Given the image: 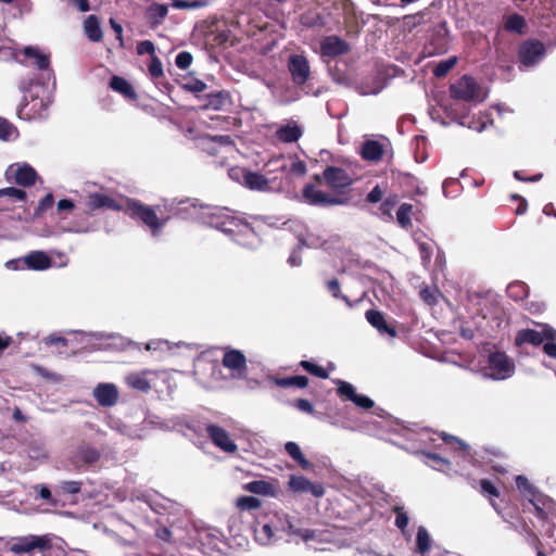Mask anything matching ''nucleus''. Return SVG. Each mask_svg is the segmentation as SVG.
I'll use <instances>...</instances> for the list:
<instances>
[{"label": "nucleus", "mask_w": 556, "mask_h": 556, "mask_svg": "<svg viewBox=\"0 0 556 556\" xmlns=\"http://www.w3.org/2000/svg\"><path fill=\"white\" fill-rule=\"evenodd\" d=\"M37 85L38 83H35L34 79L22 81L21 84V90L24 92V101H27L28 97L30 98V101L22 104L17 111L21 118L41 119L47 117V111L52 102V97L43 85L40 86L42 94L34 92L33 89Z\"/></svg>", "instance_id": "obj_1"}, {"label": "nucleus", "mask_w": 556, "mask_h": 556, "mask_svg": "<svg viewBox=\"0 0 556 556\" xmlns=\"http://www.w3.org/2000/svg\"><path fill=\"white\" fill-rule=\"evenodd\" d=\"M226 214V207L201 205L195 200H181L177 203L175 215L182 219H191L215 228L222 225L218 220Z\"/></svg>", "instance_id": "obj_2"}, {"label": "nucleus", "mask_w": 556, "mask_h": 556, "mask_svg": "<svg viewBox=\"0 0 556 556\" xmlns=\"http://www.w3.org/2000/svg\"><path fill=\"white\" fill-rule=\"evenodd\" d=\"M515 369L514 361L505 352L493 350L479 362L477 371L485 379L501 381L513 377Z\"/></svg>", "instance_id": "obj_3"}, {"label": "nucleus", "mask_w": 556, "mask_h": 556, "mask_svg": "<svg viewBox=\"0 0 556 556\" xmlns=\"http://www.w3.org/2000/svg\"><path fill=\"white\" fill-rule=\"evenodd\" d=\"M516 485L520 494L533 505L539 518L556 522V502L553 498L541 493L525 476L516 477Z\"/></svg>", "instance_id": "obj_4"}, {"label": "nucleus", "mask_w": 556, "mask_h": 556, "mask_svg": "<svg viewBox=\"0 0 556 556\" xmlns=\"http://www.w3.org/2000/svg\"><path fill=\"white\" fill-rule=\"evenodd\" d=\"M265 173L269 176H278L287 181L303 178L307 173L306 163L296 154H279L270 157L264 165Z\"/></svg>", "instance_id": "obj_5"}, {"label": "nucleus", "mask_w": 556, "mask_h": 556, "mask_svg": "<svg viewBox=\"0 0 556 556\" xmlns=\"http://www.w3.org/2000/svg\"><path fill=\"white\" fill-rule=\"evenodd\" d=\"M222 225L215 226L216 229L228 235L236 243L248 249H255L260 244V238L253 228L233 216L226 208V214L218 220Z\"/></svg>", "instance_id": "obj_6"}, {"label": "nucleus", "mask_w": 556, "mask_h": 556, "mask_svg": "<svg viewBox=\"0 0 556 556\" xmlns=\"http://www.w3.org/2000/svg\"><path fill=\"white\" fill-rule=\"evenodd\" d=\"M123 211L132 219L141 222L147 226L153 237L159 236L165 226L167 218H160L153 206L146 205L138 200L127 199Z\"/></svg>", "instance_id": "obj_7"}, {"label": "nucleus", "mask_w": 556, "mask_h": 556, "mask_svg": "<svg viewBox=\"0 0 556 556\" xmlns=\"http://www.w3.org/2000/svg\"><path fill=\"white\" fill-rule=\"evenodd\" d=\"M100 451L87 442L79 443L68 456V465L75 471H87L99 462Z\"/></svg>", "instance_id": "obj_8"}, {"label": "nucleus", "mask_w": 556, "mask_h": 556, "mask_svg": "<svg viewBox=\"0 0 556 556\" xmlns=\"http://www.w3.org/2000/svg\"><path fill=\"white\" fill-rule=\"evenodd\" d=\"M283 226L287 227L290 231H292L298 239V245L293 251L291 252L288 263L291 266H299L302 263L301 254L303 250H307L311 248L308 243L309 239V230L308 228L300 220L292 219L283 223Z\"/></svg>", "instance_id": "obj_9"}, {"label": "nucleus", "mask_w": 556, "mask_h": 556, "mask_svg": "<svg viewBox=\"0 0 556 556\" xmlns=\"http://www.w3.org/2000/svg\"><path fill=\"white\" fill-rule=\"evenodd\" d=\"M545 340H556V330L551 326L543 324L540 329H521L516 333L515 344L521 346L523 344H531L534 346L541 345Z\"/></svg>", "instance_id": "obj_10"}, {"label": "nucleus", "mask_w": 556, "mask_h": 556, "mask_svg": "<svg viewBox=\"0 0 556 556\" xmlns=\"http://www.w3.org/2000/svg\"><path fill=\"white\" fill-rule=\"evenodd\" d=\"M245 187L260 192H280L283 190V179L278 176L269 177L266 173L249 170Z\"/></svg>", "instance_id": "obj_11"}, {"label": "nucleus", "mask_w": 556, "mask_h": 556, "mask_svg": "<svg viewBox=\"0 0 556 556\" xmlns=\"http://www.w3.org/2000/svg\"><path fill=\"white\" fill-rule=\"evenodd\" d=\"M50 548V540L46 535H25L18 538H12L9 546V551L13 554H25L34 549L43 551Z\"/></svg>", "instance_id": "obj_12"}, {"label": "nucleus", "mask_w": 556, "mask_h": 556, "mask_svg": "<svg viewBox=\"0 0 556 556\" xmlns=\"http://www.w3.org/2000/svg\"><path fill=\"white\" fill-rule=\"evenodd\" d=\"M450 92L453 99L463 101H480V87L470 76H463L451 85Z\"/></svg>", "instance_id": "obj_13"}, {"label": "nucleus", "mask_w": 556, "mask_h": 556, "mask_svg": "<svg viewBox=\"0 0 556 556\" xmlns=\"http://www.w3.org/2000/svg\"><path fill=\"white\" fill-rule=\"evenodd\" d=\"M5 179L23 187L33 186L37 179L36 170L27 163H15L5 170Z\"/></svg>", "instance_id": "obj_14"}, {"label": "nucleus", "mask_w": 556, "mask_h": 556, "mask_svg": "<svg viewBox=\"0 0 556 556\" xmlns=\"http://www.w3.org/2000/svg\"><path fill=\"white\" fill-rule=\"evenodd\" d=\"M309 519L291 517L287 520L286 532L291 542L299 544L300 542H308L313 539V530Z\"/></svg>", "instance_id": "obj_15"}, {"label": "nucleus", "mask_w": 556, "mask_h": 556, "mask_svg": "<svg viewBox=\"0 0 556 556\" xmlns=\"http://www.w3.org/2000/svg\"><path fill=\"white\" fill-rule=\"evenodd\" d=\"M545 54V46L536 40H526L518 51L519 60L522 66L531 67L538 64Z\"/></svg>", "instance_id": "obj_16"}, {"label": "nucleus", "mask_w": 556, "mask_h": 556, "mask_svg": "<svg viewBox=\"0 0 556 556\" xmlns=\"http://www.w3.org/2000/svg\"><path fill=\"white\" fill-rule=\"evenodd\" d=\"M206 433L213 444L220 451L228 454H233L238 451L235 440L223 427L208 424L206 426Z\"/></svg>", "instance_id": "obj_17"}, {"label": "nucleus", "mask_w": 556, "mask_h": 556, "mask_svg": "<svg viewBox=\"0 0 556 556\" xmlns=\"http://www.w3.org/2000/svg\"><path fill=\"white\" fill-rule=\"evenodd\" d=\"M85 206L88 213L98 210L123 211L124 203L104 192H94L86 197Z\"/></svg>", "instance_id": "obj_18"}, {"label": "nucleus", "mask_w": 556, "mask_h": 556, "mask_svg": "<svg viewBox=\"0 0 556 556\" xmlns=\"http://www.w3.org/2000/svg\"><path fill=\"white\" fill-rule=\"evenodd\" d=\"M222 363L225 368L231 371L233 378H242L245 376L247 358L241 351L226 348Z\"/></svg>", "instance_id": "obj_19"}, {"label": "nucleus", "mask_w": 556, "mask_h": 556, "mask_svg": "<svg viewBox=\"0 0 556 556\" xmlns=\"http://www.w3.org/2000/svg\"><path fill=\"white\" fill-rule=\"evenodd\" d=\"M160 375H164V372L149 369L139 372H130L125 377V382L134 390L148 392L153 386H155V379Z\"/></svg>", "instance_id": "obj_20"}, {"label": "nucleus", "mask_w": 556, "mask_h": 556, "mask_svg": "<svg viewBox=\"0 0 556 556\" xmlns=\"http://www.w3.org/2000/svg\"><path fill=\"white\" fill-rule=\"evenodd\" d=\"M288 70L296 85H303L309 77L311 67L307 59L300 54H292L288 60Z\"/></svg>", "instance_id": "obj_21"}, {"label": "nucleus", "mask_w": 556, "mask_h": 556, "mask_svg": "<svg viewBox=\"0 0 556 556\" xmlns=\"http://www.w3.org/2000/svg\"><path fill=\"white\" fill-rule=\"evenodd\" d=\"M338 394L346 401H351L362 409H369L374 407L375 403L366 395L358 394L353 384L346 381H338Z\"/></svg>", "instance_id": "obj_22"}, {"label": "nucleus", "mask_w": 556, "mask_h": 556, "mask_svg": "<svg viewBox=\"0 0 556 556\" xmlns=\"http://www.w3.org/2000/svg\"><path fill=\"white\" fill-rule=\"evenodd\" d=\"M92 395L100 406L112 407L118 401L119 391L114 383L101 382L93 388Z\"/></svg>", "instance_id": "obj_23"}, {"label": "nucleus", "mask_w": 556, "mask_h": 556, "mask_svg": "<svg viewBox=\"0 0 556 556\" xmlns=\"http://www.w3.org/2000/svg\"><path fill=\"white\" fill-rule=\"evenodd\" d=\"M441 439L446 445L450 446L451 451L453 452V457L454 460L456 462V465L462 470H464L465 463H471V455L468 446L464 442L452 435L443 434L441 435Z\"/></svg>", "instance_id": "obj_24"}, {"label": "nucleus", "mask_w": 556, "mask_h": 556, "mask_svg": "<svg viewBox=\"0 0 556 556\" xmlns=\"http://www.w3.org/2000/svg\"><path fill=\"white\" fill-rule=\"evenodd\" d=\"M415 556H439V547L435 546L431 540L428 530L420 526L418 527L415 540Z\"/></svg>", "instance_id": "obj_25"}, {"label": "nucleus", "mask_w": 556, "mask_h": 556, "mask_svg": "<svg viewBox=\"0 0 556 556\" xmlns=\"http://www.w3.org/2000/svg\"><path fill=\"white\" fill-rule=\"evenodd\" d=\"M472 305L477 306V314L483 318L495 316L498 308V301L496 295L492 293L475 294L470 298Z\"/></svg>", "instance_id": "obj_26"}, {"label": "nucleus", "mask_w": 556, "mask_h": 556, "mask_svg": "<svg viewBox=\"0 0 556 556\" xmlns=\"http://www.w3.org/2000/svg\"><path fill=\"white\" fill-rule=\"evenodd\" d=\"M350 47L346 41L338 36L326 37L320 43V53L323 58H336L349 52Z\"/></svg>", "instance_id": "obj_27"}, {"label": "nucleus", "mask_w": 556, "mask_h": 556, "mask_svg": "<svg viewBox=\"0 0 556 556\" xmlns=\"http://www.w3.org/2000/svg\"><path fill=\"white\" fill-rule=\"evenodd\" d=\"M137 500L142 501L151 510L159 515L169 513L175 505L173 501L157 493H144L138 496Z\"/></svg>", "instance_id": "obj_28"}, {"label": "nucleus", "mask_w": 556, "mask_h": 556, "mask_svg": "<svg viewBox=\"0 0 556 556\" xmlns=\"http://www.w3.org/2000/svg\"><path fill=\"white\" fill-rule=\"evenodd\" d=\"M366 319L381 336H387L389 338H394L396 336L395 328L386 321L381 312L369 309L366 312Z\"/></svg>", "instance_id": "obj_29"}, {"label": "nucleus", "mask_w": 556, "mask_h": 556, "mask_svg": "<svg viewBox=\"0 0 556 556\" xmlns=\"http://www.w3.org/2000/svg\"><path fill=\"white\" fill-rule=\"evenodd\" d=\"M326 182L333 189L344 188L351 185L352 179L349 174L337 167H328L324 172Z\"/></svg>", "instance_id": "obj_30"}, {"label": "nucleus", "mask_w": 556, "mask_h": 556, "mask_svg": "<svg viewBox=\"0 0 556 556\" xmlns=\"http://www.w3.org/2000/svg\"><path fill=\"white\" fill-rule=\"evenodd\" d=\"M23 262L28 269L46 270L52 267L51 257L43 251H33L24 256Z\"/></svg>", "instance_id": "obj_31"}, {"label": "nucleus", "mask_w": 556, "mask_h": 556, "mask_svg": "<svg viewBox=\"0 0 556 556\" xmlns=\"http://www.w3.org/2000/svg\"><path fill=\"white\" fill-rule=\"evenodd\" d=\"M386 144L379 140L367 139L361 147V155L364 160L377 162L382 159Z\"/></svg>", "instance_id": "obj_32"}, {"label": "nucleus", "mask_w": 556, "mask_h": 556, "mask_svg": "<svg viewBox=\"0 0 556 556\" xmlns=\"http://www.w3.org/2000/svg\"><path fill=\"white\" fill-rule=\"evenodd\" d=\"M23 54L26 58L34 59V64L40 71H47L48 76H52V72L50 70V56L47 53H43L37 47L28 46L23 49Z\"/></svg>", "instance_id": "obj_33"}, {"label": "nucleus", "mask_w": 556, "mask_h": 556, "mask_svg": "<svg viewBox=\"0 0 556 556\" xmlns=\"http://www.w3.org/2000/svg\"><path fill=\"white\" fill-rule=\"evenodd\" d=\"M84 33L92 42H100L103 38L100 20L97 15H88L84 21Z\"/></svg>", "instance_id": "obj_34"}, {"label": "nucleus", "mask_w": 556, "mask_h": 556, "mask_svg": "<svg viewBox=\"0 0 556 556\" xmlns=\"http://www.w3.org/2000/svg\"><path fill=\"white\" fill-rule=\"evenodd\" d=\"M301 135L302 130L295 123H288L276 130V137L286 143L298 141Z\"/></svg>", "instance_id": "obj_35"}, {"label": "nucleus", "mask_w": 556, "mask_h": 556, "mask_svg": "<svg viewBox=\"0 0 556 556\" xmlns=\"http://www.w3.org/2000/svg\"><path fill=\"white\" fill-rule=\"evenodd\" d=\"M184 345V342L172 343L167 340L155 339L146 344L147 351L159 352L161 357L172 354L173 349Z\"/></svg>", "instance_id": "obj_36"}, {"label": "nucleus", "mask_w": 556, "mask_h": 556, "mask_svg": "<svg viewBox=\"0 0 556 556\" xmlns=\"http://www.w3.org/2000/svg\"><path fill=\"white\" fill-rule=\"evenodd\" d=\"M110 87L127 99L134 100L137 97L132 86L123 77L113 76L110 80Z\"/></svg>", "instance_id": "obj_37"}, {"label": "nucleus", "mask_w": 556, "mask_h": 556, "mask_svg": "<svg viewBox=\"0 0 556 556\" xmlns=\"http://www.w3.org/2000/svg\"><path fill=\"white\" fill-rule=\"evenodd\" d=\"M231 103L230 94L228 91L220 90L217 92H213L207 94V108L219 111L225 109L227 105Z\"/></svg>", "instance_id": "obj_38"}, {"label": "nucleus", "mask_w": 556, "mask_h": 556, "mask_svg": "<svg viewBox=\"0 0 556 556\" xmlns=\"http://www.w3.org/2000/svg\"><path fill=\"white\" fill-rule=\"evenodd\" d=\"M167 13L166 4L153 3L147 9V17L153 26L162 24Z\"/></svg>", "instance_id": "obj_39"}, {"label": "nucleus", "mask_w": 556, "mask_h": 556, "mask_svg": "<svg viewBox=\"0 0 556 556\" xmlns=\"http://www.w3.org/2000/svg\"><path fill=\"white\" fill-rule=\"evenodd\" d=\"M413 205L403 203L396 211V220L402 228H409L412 226Z\"/></svg>", "instance_id": "obj_40"}, {"label": "nucleus", "mask_w": 556, "mask_h": 556, "mask_svg": "<svg viewBox=\"0 0 556 556\" xmlns=\"http://www.w3.org/2000/svg\"><path fill=\"white\" fill-rule=\"evenodd\" d=\"M397 204V197L390 195L381 203L379 207V216L384 222H391L393 219L392 211Z\"/></svg>", "instance_id": "obj_41"}, {"label": "nucleus", "mask_w": 556, "mask_h": 556, "mask_svg": "<svg viewBox=\"0 0 556 556\" xmlns=\"http://www.w3.org/2000/svg\"><path fill=\"white\" fill-rule=\"evenodd\" d=\"M425 457H426V460H425L426 464L435 470L447 471L451 467L450 460L441 457L438 454L427 453V454H425Z\"/></svg>", "instance_id": "obj_42"}, {"label": "nucleus", "mask_w": 556, "mask_h": 556, "mask_svg": "<svg viewBox=\"0 0 556 556\" xmlns=\"http://www.w3.org/2000/svg\"><path fill=\"white\" fill-rule=\"evenodd\" d=\"M285 450L302 468H308L309 462L304 458L300 446L295 442H287Z\"/></svg>", "instance_id": "obj_43"}, {"label": "nucleus", "mask_w": 556, "mask_h": 556, "mask_svg": "<svg viewBox=\"0 0 556 556\" xmlns=\"http://www.w3.org/2000/svg\"><path fill=\"white\" fill-rule=\"evenodd\" d=\"M525 26H526L525 18L517 13L510 14L506 17L505 29L508 31L523 34Z\"/></svg>", "instance_id": "obj_44"}, {"label": "nucleus", "mask_w": 556, "mask_h": 556, "mask_svg": "<svg viewBox=\"0 0 556 556\" xmlns=\"http://www.w3.org/2000/svg\"><path fill=\"white\" fill-rule=\"evenodd\" d=\"M276 383L281 388H304L308 384V379L305 376H293L287 378H279L276 380Z\"/></svg>", "instance_id": "obj_45"}, {"label": "nucleus", "mask_w": 556, "mask_h": 556, "mask_svg": "<svg viewBox=\"0 0 556 556\" xmlns=\"http://www.w3.org/2000/svg\"><path fill=\"white\" fill-rule=\"evenodd\" d=\"M18 132L16 127L8 119L0 117V139L10 141L17 137Z\"/></svg>", "instance_id": "obj_46"}, {"label": "nucleus", "mask_w": 556, "mask_h": 556, "mask_svg": "<svg viewBox=\"0 0 556 556\" xmlns=\"http://www.w3.org/2000/svg\"><path fill=\"white\" fill-rule=\"evenodd\" d=\"M507 294L515 301L523 300L528 294V288L523 282L515 281L508 285Z\"/></svg>", "instance_id": "obj_47"}, {"label": "nucleus", "mask_w": 556, "mask_h": 556, "mask_svg": "<svg viewBox=\"0 0 556 556\" xmlns=\"http://www.w3.org/2000/svg\"><path fill=\"white\" fill-rule=\"evenodd\" d=\"M289 486L293 492H306L313 490L311 481L302 476H292Z\"/></svg>", "instance_id": "obj_48"}, {"label": "nucleus", "mask_w": 556, "mask_h": 556, "mask_svg": "<svg viewBox=\"0 0 556 556\" xmlns=\"http://www.w3.org/2000/svg\"><path fill=\"white\" fill-rule=\"evenodd\" d=\"M247 490L254 494L268 495L273 485L264 480H255L247 484Z\"/></svg>", "instance_id": "obj_49"}, {"label": "nucleus", "mask_w": 556, "mask_h": 556, "mask_svg": "<svg viewBox=\"0 0 556 556\" xmlns=\"http://www.w3.org/2000/svg\"><path fill=\"white\" fill-rule=\"evenodd\" d=\"M7 197L12 200V202H25L26 201V192L22 189L9 187L0 189V198Z\"/></svg>", "instance_id": "obj_50"}, {"label": "nucleus", "mask_w": 556, "mask_h": 556, "mask_svg": "<svg viewBox=\"0 0 556 556\" xmlns=\"http://www.w3.org/2000/svg\"><path fill=\"white\" fill-rule=\"evenodd\" d=\"M457 58L452 56L450 59L443 60L439 62L433 68V74L435 77L445 76L456 64Z\"/></svg>", "instance_id": "obj_51"}, {"label": "nucleus", "mask_w": 556, "mask_h": 556, "mask_svg": "<svg viewBox=\"0 0 556 556\" xmlns=\"http://www.w3.org/2000/svg\"><path fill=\"white\" fill-rule=\"evenodd\" d=\"M172 5L179 10H194L206 7L207 2L202 0H173Z\"/></svg>", "instance_id": "obj_52"}, {"label": "nucleus", "mask_w": 556, "mask_h": 556, "mask_svg": "<svg viewBox=\"0 0 556 556\" xmlns=\"http://www.w3.org/2000/svg\"><path fill=\"white\" fill-rule=\"evenodd\" d=\"M148 72L150 77L155 81L164 76L163 64L156 55L151 58L148 65Z\"/></svg>", "instance_id": "obj_53"}, {"label": "nucleus", "mask_w": 556, "mask_h": 556, "mask_svg": "<svg viewBox=\"0 0 556 556\" xmlns=\"http://www.w3.org/2000/svg\"><path fill=\"white\" fill-rule=\"evenodd\" d=\"M345 200L339 197H329L321 191H315V204L321 205H341Z\"/></svg>", "instance_id": "obj_54"}, {"label": "nucleus", "mask_w": 556, "mask_h": 556, "mask_svg": "<svg viewBox=\"0 0 556 556\" xmlns=\"http://www.w3.org/2000/svg\"><path fill=\"white\" fill-rule=\"evenodd\" d=\"M316 473H318L321 479H328L332 476V469L329 466L327 457H321L315 462V475Z\"/></svg>", "instance_id": "obj_55"}, {"label": "nucleus", "mask_w": 556, "mask_h": 556, "mask_svg": "<svg viewBox=\"0 0 556 556\" xmlns=\"http://www.w3.org/2000/svg\"><path fill=\"white\" fill-rule=\"evenodd\" d=\"M237 506L242 510H254L261 506V501L254 496H242L238 498Z\"/></svg>", "instance_id": "obj_56"}, {"label": "nucleus", "mask_w": 556, "mask_h": 556, "mask_svg": "<svg viewBox=\"0 0 556 556\" xmlns=\"http://www.w3.org/2000/svg\"><path fill=\"white\" fill-rule=\"evenodd\" d=\"M248 174H249V169H247L244 167H239V166L231 167L228 170L229 178L233 181L239 182L240 185H242L244 187H245Z\"/></svg>", "instance_id": "obj_57"}, {"label": "nucleus", "mask_w": 556, "mask_h": 556, "mask_svg": "<svg viewBox=\"0 0 556 556\" xmlns=\"http://www.w3.org/2000/svg\"><path fill=\"white\" fill-rule=\"evenodd\" d=\"M395 526L402 531L403 535L408 536L407 526L409 518L403 508L396 507L395 509Z\"/></svg>", "instance_id": "obj_58"}, {"label": "nucleus", "mask_w": 556, "mask_h": 556, "mask_svg": "<svg viewBox=\"0 0 556 556\" xmlns=\"http://www.w3.org/2000/svg\"><path fill=\"white\" fill-rule=\"evenodd\" d=\"M256 540L262 544H269L274 539V532L269 525H263L255 533Z\"/></svg>", "instance_id": "obj_59"}, {"label": "nucleus", "mask_w": 556, "mask_h": 556, "mask_svg": "<svg viewBox=\"0 0 556 556\" xmlns=\"http://www.w3.org/2000/svg\"><path fill=\"white\" fill-rule=\"evenodd\" d=\"M28 455L30 458L37 459V460L48 458V453H47L46 448L43 447V445H41L37 442H31L29 444Z\"/></svg>", "instance_id": "obj_60"}, {"label": "nucleus", "mask_w": 556, "mask_h": 556, "mask_svg": "<svg viewBox=\"0 0 556 556\" xmlns=\"http://www.w3.org/2000/svg\"><path fill=\"white\" fill-rule=\"evenodd\" d=\"M182 88L187 91H190L193 93H199V92H203L204 90H206L207 86L204 81H202L198 78H192V79H189L188 81H186L182 85Z\"/></svg>", "instance_id": "obj_61"}, {"label": "nucleus", "mask_w": 556, "mask_h": 556, "mask_svg": "<svg viewBox=\"0 0 556 556\" xmlns=\"http://www.w3.org/2000/svg\"><path fill=\"white\" fill-rule=\"evenodd\" d=\"M327 288H328V291L331 292V294L337 298V299H341L342 301L345 302V304L348 306H352L350 300L348 296L345 295H342L340 293V285H339V281L337 279H331L327 282Z\"/></svg>", "instance_id": "obj_62"}, {"label": "nucleus", "mask_w": 556, "mask_h": 556, "mask_svg": "<svg viewBox=\"0 0 556 556\" xmlns=\"http://www.w3.org/2000/svg\"><path fill=\"white\" fill-rule=\"evenodd\" d=\"M192 55L188 51H181L176 55L175 64L180 70H187L192 63Z\"/></svg>", "instance_id": "obj_63"}, {"label": "nucleus", "mask_w": 556, "mask_h": 556, "mask_svg": "<svg viewBox=\"0 0 556 556\" xmlns=\"http://www.w3.org/2000/svg\"><path fill=\"white\" fill-rule=\"evenodd\" d=\"M81 485H83V483L80 481H74V480L63 481L60 484V489L62 490V492H64L66 494L74 495V494H77L80 492Z\"/></svg>", "instance_id": "obj_64"}]
</instances>
